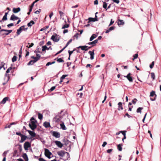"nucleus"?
Instances as JSON below:
<instances>
[{
  "label": "nucleus",
  "mask_w": 161,
  "mask_h": 161,
  "mask_svg": "<svg viewBox=\"0 0 161 161\" xmlns=\"http://www.w3.org/2000/svg\"><path fill=\"white\" fill-rule=\"evenodd\" d=\"M35 120V119L34 117H31L30 119L31 123L29 124V127L33 130H34L37 127V125L36 124L37 122L36 120L34 121Z\"/></svg>",
  "instance_id": "obj_1"
},
{
  "label": "nucleus",
  "mask_w": 161,
  "mask_h": 161,
  "mask_svg": "<svg viewBox=\"0 0 161 161\" xmlns=\"http://www.w3.org/2000/svg\"><path fill=\"white\" fill-rule=\"evenodd\" d=\"M60 115V114H58L53 118V120L55 122L58 123H59V122H62L61 119L62 118V117Z\"/></svg>",
  "instance_id": "obj_2"
},
{
  "label": "nucleus",
  "mask_w": 161,
  "mask_h": 161,
  "mask_svg": "<svg viewBox=\"0 0 161 161\" xmlns=\"http://www.w3.org/2000/svg\"><path fill=\"white\" fill-rule=\"evenodd\" d=\"M45 156L48 158H51V156L52 155V153L47 149L45 148L44 149Z\"/></svg>",
  "instance_id": "obj_3"
},
{
  "label": "nucleus",
  "mask_w": 161,
  "mask_h": 161,
  "mask_svg": "<svg viewBox=\"0 0 161 161\" xmlns=\"http://www.w3.org/2000/svg\"><path fill=\"white\" fill-rule=\"evenodd\" d=\"M57 153L61 157H63L66 154H67L68 156L69 155V153H68L63 150L58 151L57 152Z\"/></svg>",
  "instance_id": "obj_4"
},
{
  "label": "nucleus",
  "mask_w": 161,
  "mask_h": 161,
  "mask_svg": "<svg viewBox=\"0 0 161 161\" xmlns=\"http://www.w3.org/2000/svg\"><path fill=\"white\" fill-rule=\"evenodd\" d=\"M31 147V143L28 142H26L24 144V147L25 150H28V148Z\"/></svg>",
  "instance_id": "obj_5"
},
{
  "label": "nucleus",
  "mask_w": 161,
  "mask_h": 161,
  "mask_svg": "<svg viewBox=\"0 0 161 161\" xmlns=\"http://www.w3.org/2000/svg\"><path fill=\"white\" fill-rule=\"evenodd\" d=\"M156 95L154 91H153L150 93V96L151 97L150 99L152 101H153L155 100L156 97Z\"/></svg>",
  "instance_id": "obj_6"
},
{
  "label": "nucleus",
  "mask_w": 161,
  "mask_h": 161,
  "mask_svg": "<svg viewBox=\"0 0 161 161\" xmlns=\"http://www.w3.org/2000/svg\"><path fill=\"white\" fill-rule=\"evenodd\" d=\"M97 14V12L96 13L95 17V18H91V17L89 18H88L89 21L88 22H91V21L95 22V21H97L98 20V19H97V16L96 15Z\"/></svg>",
  "instance_id": "obj_7"
},
{
  "label": "nucleus",
  "mask_w": 161,
  "mask_h": 161,
  "mask_svg": "<svg viewBox=\"0 0 161 161\" xmlns=\"http://www.w3.org/2000/svg\"><path fill=\"white\" fill-rule=\"evenodd\" d=\"M10 76L9 75H8L7 74H5L4 77V80H5V79H6V80L3 83V85H5L8 82Z\"/></svg>",
  "instance_id": "obj_8"
},
{
  "label": "nucleus",
  "mask_w": 161,
  "mask_h": 161,
  "mask_svg": "<svg viewBox=\"0 0 161 161\" xmlns=\"http://www.w3.org/2000/svg\"><path fill=\"white\" fill-rule=\"evenodd\" d=\"M52 135L53 136L56 138H59L60 137V134L57 131H53L52 132Z\"/></svg>",
  "instance_id": "obj_9"
},
{
  "label": "nucleus",
  "mask_w": 161,
  "mask_h": 161,
  "mask_svg": "<svg viewBox=\"0 0 161 161\" xmlns=\"http://www.w3.org/2000/svg\"><path fill=\"white\" fill-rule=\"evenodd\" d=\"M131 74L130 73H129L126 76H125L124 77H126L130 82H132L133 80L132 77L131 76Z\"/></svg>",
  "instance_id": "obj_10"
},
{
  "label": "nucleus",
  "mask_w": 161,
  "mask_h": 161,
  "mask_svg": "<svg viewBox=\"0 0 161 161\" xmlns=\"http://www.w3.org/2000/svg\"><path fill=\"white\" fill-rule=\"evenodd\" d=\"M56 145L59 147L62 148L63 146V144L61 142L59 141H56L54 142Z\"/></svg>",
  "instance_id": "obj_11"
},
{
  "label": "nucleus",
  "mask_w": 161,
  "mask_h": 161,
  "mask_svg": "<svg viewBox=\"0 0 161 161\" xmlns=\"http://www.w3.org/2000/svg\"><path fill=\"white\" fill-rule=\"evenodd\" d=\"M19 19V18L18 17L16 16L14 14H13L11 15L10 18V20L14 21L15 20H17Z\"/></svg>",
  "instance_id": "obj_12"
},
{
  "label": "nucleus",
  "mask_w": 161,
  "mask_h": 161,
  "mask_svg": "<svg viewBox=\"0 0 161 161\" xmlns=\"http://www.w3.org/2000/svg\"><path fill=\"white\" fill-rule=\"evenodd\" d=\"M88 46H80L78 48H80L81 49V50H85V51H87L88 49H89L91 48V47H89L88 48H87Z\"/></svg>",
  "instance_id": "obj_13"
},
{
  "label": "nucleus",
  "mask_w": 161,
  "mask_h": 161,
  "mask_svg": "<svg viewBox=\"0 0 161 161\" xmlns=\"http://www.w3.org/2000/svg\"><path fill=\"white\" fill-rule=\"evenodd\" d=\"M94 50H93L92 51H89L88 52V53L90 54V55L91 57H90V59L91 60H92L94 59Z\"/></svg>",
  "instance_id": "obj_14"
},
{
  "label": "nucleus",
  "mask_w": 161,
  "mask_h": 161,
  "mask_svg": "<svg viewBox=\"0 0 161 161\" xmlns=\"http://www.w3.org/2000/svg\"><path fill=\"white\" fill-rule=\"evenodd\" d=\"M3 31L6 32H7V35H8L9 33H11L12 31V30H5V29H1L0 31V33H2Z\"/></svg>",
  "instance_id": "obj_15"
},
{
  "label": "nucleus",
  "mask_w": 161,
  "mask_h": 161,
  "mask_svg": "<svg viewBox=\"0 0 161 161\" xmlns=\"http://www.w3.org/2000/svg\"><path fill=\"white\" fill-rule=\"evenodd\" d=\"M21 138L20 141V142L22 143L25 140H26L27 138V136L24 135H22L21 136Z\"/></svg>",
  "instance_id": "obj_16"
},
{
  "label": "nucleus",
  "mask_w": 161,
  "mask_h": 161,
  "mask_svg": "<svg viewBox=\"0 0 161 161\" xmlns=\"http://www.w3.org/2000/svg\"><path fill=\"white\" fill-rule=\"evenodd\" d=\"M20 8L18 7L17 8H14L13 9V11L14 13H16L20 11Z\"/></svg>",
  "instance_id": "obj_17"
},
{
  "label": "nucleus",
  "mask_w": 161,
  "mask_h": 161,
  "mask_svg": "<svg viewBox=\"0 0 161 161\" xmlns=\"http://www.w3.org/2000/svg\"><path fill=\"white\" fill-rule=\"evenodd\" d=\"M98 42L97 40H95L94 41L90 42L88 43V45H92V47L94 46Z\"/></svg>",
  "instance_id": "obj_18"
},
{
  "label": "nucleus",
  "mask_w": 161,
  "mask_h": 161,
  "mask_svg": "<svg viewBox=\"0 0 161 161\" xmlns=\"http://www.w3.org/2000/svg\"><path fill=\"white\" fill-rule=\"evenodd\" d=\"M43 125L46 128H49L51 126L49 122H44Z\"/></svg>",
  "instance_id": "obj_19"
},
{
  "label": "nucleus",
  "mask_w": 161,
  "mask_h": 161,
  "mask_svg": "<svg viewBox=\"0 0 161 161\" xmlns=\"http://www.w3.org/2000/svg\"><path fill=\"white\" fill-rule=\"evenodd\" d=\"M9 99V97H4L0 103L4 104L6 102V101H8Z\"/></svg>",
  "instance_id": "obj_20"
},
{
  "label": "nucleus",
  "mask_w": 161,
  "mask_h": 161,
  "mask_svg": "<svg viewBox=\"0 0 161 161\" xmlns=\"http://www.w3.org/2000/svg\"><path fill=\"white\" fill-rule=\"evenodd\" d=\"M27 131H28L30 135L32 137H34L36 136V133L34 132L29 130H27Z\"/></svg>",
  "instance_id": "obj_21"
},
{
  "label": "nucleus",
  "mask_w": 161,
  "mask_h": 161,
  "mask_svg": "<svg viewBox=\"0 0 161 161\" xmlns=\"http://www.w3.org/2000/svg\"><path fill=\"white\" fill-rule=\"evenodd\" d=\"M118 105L119 106V107L118 108V109L119 110H122L123 109V108L122 107V103L121 102H119L118 103Z\"/></svg>",
  "instance_id": "obj_22"
},
{
  "label": "nucleus",
  "mask_w": 161,
  "mask_h": 161,
  "mask_svg": "<svg viewBox=\"0 0 161 161\" xmlns=\"http://www.w3.org/2000/svg\"><path fill=\"white\" fill-rule=\"evenodd\" d=\"M60 126H61V128L63 130H66L67 129V128L66 127L64 123L63 122H62L60 124Z\"/></svg>",
  "instance_id": "obj_23"
},
{
  "label": "nucleus",
  "mask_w": 161,
  "mask_h": 161,
  "mask_svg": "<svg viewBox=\"0 0 161 161\" xmlns=\"http://www.w3.org/2000/svg\"><path fill=\"white\" fill-rule=\"evenodd\" d=\"M22 156L25 161H28V158L26 153H24Z\"/></svg>",
  "instance_id": "obj_24"
},
{
  "label": "nucleus",
  "mask_w": 161,
  "mask_h": 161,
  "mask_svg": "<svg viewBox=\"0 0 161 161\" xmlns=\"http://www.w3.org/2000/svg\"><path fill=\"white\" fill-rule=\"evenodd\" d=\"M114 28H115V27L114 26H111V27H110L109 28V29L107 30H106V32H105L106 33H108L110 31H111L112 30H114Z\"/></svg>",
  "instance_id": "obj_25"
},
{
  "label": "nucleus",
  "mask_w": 161,
  "mask_h": 161,
  "mask_svg": "<svg viewBox=\"0 0 161 161\" xmlns=\"http://www.w3.org/2000/svg\"><path fill=\"white\" fill-rule=\"evenodd\" d=\"M123 146L122 144H119L117 145V149L119 150V151H121L122 150V146Z\"/></svg>",
  "instance_id": "obj_26"
},
{
  "label": "nucleus",
  "mask_w": 161,
  "mask_h": 161,
  "mask_svg": "<svg viewBox=\"0 0 161 161\" xmlns=\"http://www.w3.org/2000/svg\"><path fill=\"white\" fill-rule=\"evenodd\" d=\"M35 23V22L33 20H31L29 23H28L27 26L28 27H31Z\"/></svg>",
  "instance_id": "obj_27"
},
{
  "label": "nucleus",
  "mask_w": 161,
  "mask_h": 161,
  "mask_svg": "<svg viewBox=\"0 0 161 161\" xmlns=\"http://www.w3.org/2000/svg\"><path fill=\"white\" fill-rule=\"evenodd\" d=\"M24 27L23 26H21L19 29L17 30L16 33L18 35H19L20 33L22 30V28Z\"/></svg>",
  "instance_id": "obj_28"
},
{
  "label": "nucleus",
  "mask_w": 161,
  "mask_h": 161,
  "mask_svg": "<svg viewBox=\"0 0 161 161\" xmlns=\"http://www.w3.org/2000/svg\"><path fill=\"white\" fill-rule=\"evenodd\" d=\"M97 37V36L95 34H93L91 36L90 39V41H92L94 38H96Z\"/></svg>",
  "instance_id": "obj_29"
},
{
  "label": "nucleus",
  "mask_w": 161,
  "mask_h": 161,
  "mask_svg": "<svg viewBox=\"0 0 161 161\" xmlns=\"http://www.w3.org/2000/svg\"><path fill=\"white\" fill-rule=\"evenodd\" d=\"M42 51H44L46 50H49L50 47L48 48L46 46H42Z\"/></svg>",
  "instance_id": "obj_30"
},
{
  "label": "nucleus",
  "mask_w": 161,
  "mask_h": 161,
  "mask_svg": "<svg viewBox=\"0 0 161 161\" xmlns=\"http://www.w3.org/2000/svg\"><path fill=\"white\" fill-rule=\"evenodd\" d=\"M16 122H12V123H10V124L8 125V126H5L4 128L5 129H6L7 128H10L11 127V126L13 125H15L16 124Z\"/></svg>",
  "instance_id": "obj_31"
},
{
  "label": "nucleus",
  "mask_w": 161,
  "mask_h": 161,
  "mask_svg": "<svg viewBox=\"0 0 161 161\" xmlns=\"http://www.w3.org/2000/svg\"><path fill=\"white\" fill-rule=\"evenodd\" d=\"M118 21L119 22L118 23V24L119 25H123L124 24V22L123 20L119 19Z\"/></svg>",
  "instance_id": "obj_32"
},
{
  "label": "nucleus",
  "mask_w": 161,
  "mask_h": 161,
  "mask_svg": "<svg viewBox=\"0 0 161 161\" xmlns=\"http://www.w3.org/2000/svg\"><path fill=\"white\" fill-rule=\"evenodd\" d=\"M151 77L153 79V80L155 79V76L154 73L152 72L150 73Z\"/></svg>",
  "instance_id": "obj_33"
},
{
  "label": "nucleus",
  "mask_w": 161,
  "mask_h": 161,
  "mask_svg": "<svg viewBox=\"0 0 161 161\" xmlns=\"http://www.w3.org/2000/svg\"><path fill=\"white\" fill-rule=\"evenodd\" d=\"M107 4L105 2H103V7L106 10H107Z\"/></svg>",
  "instance_id": "obj_34"
},
{
  "label": "nucleus",
  "mask_w": 161,
  "mask_h": 161,
  "mask_svg": "<svg viewBox=\"0 0 161 161\" xmlns=\"http://www.w3.org/2000/svg\"><path fill=\"white\" fill-rule=\"evenodd\" d=\"M17 57L16 56H14L12 58V60L13 62H14L16 61Z\"/></svg>",
  "instance_id": "obj_35"
},
{
  "label": "nucleus",
  "mask_w": 161,
  "mask_h": 161,
  "mask_svg": "<svg viewBox=\"0 0 161 161\" xmlns=\"http://www.w3.org/2000/svg\"><path fill=\"white\" fill-rule=\"evenodd\" d=\"M38 118L39 119H40V120L42 119L43 118L42 115L40 113H38Z\"/></svg>",
  "instance_id": "obj_36"
},
{
  "label": "nucleus",
  "mask_w": 161,
  "mask_h": 161,
  "mask_svg": "<svg viewBox=\"0 0 161 161\" xmlns=\"http://www.w3.org/2000/svg\"><path fill=\"white\" fill-rule=\"evenodd\" d=\"M143 108H141V107H139V108H138L136 110L137 112L140 113H141V110L142 109H143Z\"/></svg>",
  "instance_id": "obj_37"
},
{
  "label": "nucleus",
  "mask_w": 161,
  "mask_h": 161,
  "mask_svg": "<svg viewBox=\"0 0 161 161\" xmlns=\"http://www.w3.org/2000/svg\"><path fill=\"white\" fill-rule=\"evenodd\" d=\"M55 61H53L52 62H48V63H47V64H46V66H49L51 64H54L55 63Z\"/></svg>",
  "instance_id": "obj_38"
},
{
  "label": "nucleus",
  "mask_w": 161,
  "mask_h": 161,
  "mask_svg": "<svg viewBox=\"0 0 161 161\" xmlns=\"http://www.w3.org/2000/svg\"><path fill=\"white\" fill-rule=\"evenodd\" d=\"M75 50V49H74L73 51H70V50L68 51V53H69V56H70L71 54L73 53L74 51Z\"/></svg>",
  "instance_id": "obj_39"
},
{
  "label": "nucleus",
  "mask_w": 161,
  "mask_h": 161,
  "mask_svg": "<svg viewBox=\"0 0 161 161\" xmlns=\"http://www.w3.org/2000/svg\"><path fill=\"white\" fill-rule=\"evenodd\" d=\"M69 26V25L68 24H65L62 27V29H64L65 28H68Z\"/></svg>",
  "instance_id": "obj_40"
},
{
  "label": "nucleus",
  "mask_w": 161,
  "mask_h": 161,
  "mask_svg": "<svg viewBox=\"0 0 161 161\" xmlns=\"http://www.w3.org/2000/svg\"><path fill=\"white\" fill-rule=\"evenodd\" d=\"M154 61H153L152 63L151 64H150V68H151V69H152L153 66H154Z\"/></svg>",
  "instance_id": "obj_41"
},
{
  "label": "nucleus",
  "mask_w": 161,
  "mask_h": 161,
  "mask_svg": "<svg viewBox=\"0 0 161 161\" xmlns=\"http://www.w3.org/2000/svg\"><path fill=\"white\" fill-rule=\"evenodd\" d=\"M57 61L59 63L64 62V61L61 58H58L57 60Z\"/></svg>",
  "instance_id": "obj_42"
},
{
  "label": "nucleus",
  "mask_w": 161,
  "mask_h": 161,
  "mask_svg": "<svg viewBox=\"0 0 161 161\" xmlns=\"http://www.w3.org/2000/svg\"><path fill=\"white\" fill-rule=\"evenodd\" d=\"M68 76V75H63L62 77L60 78V80H63L66 77H67Z\"/></svg>",
  "instance_id": "obj_43"
},
{
  "label": "nucleus",
  "mask_w": 161,
  "mask_h": 161,
  "mask_svg": "<svg viewBox=\"0 0 161 161\" xmlns=\"http://www.w3.org/2000/svg\"><path fill=\"white\" fill-rule=\"evenodd\" d=\"M12 69V68L11 67H10L9 68H8L6 71V74H7V73H9L10 72V70H11Z\"/></svg>",
  "instance_id": "obj_44"
},
{
  "label": "nucleus",
  "mask_w": 161,
  "mask_h": 161,
  "mask_svg": "<svg viewBox=\"0 0 161 161\" xmlns=\"http://www.w3.org/2000/svg\"><path fill=\"white\" fill-rule=\"evenodd\" d=\"M55 36L54 35H53L51 38V39L54 41L55 42H58V40H55Z\"/></svg>",
  "instance_id": "obj_45"
},
{
  "label": "nucleus",
  "mask_w": 161,
  "mask_h": 161,
  "mask_svg": "<svg viewBox=\"0 0 161 161\" xmlns=\"http://www.w3.org/2000/svg\"><path fill=\"white\" fill-rule=\"evenodd\" d=\"M34 63H33V60H31L27 64V65H30Z\"/></svg>",
  "instance_id": "obj_46"
},
{
  "label": "nucleus",
  "mask_w": 161,
  "mask_h": 161,
  "mask_svg": "<svg viewBox=\"0 0 161 161\" xmlns=\"http://www.w3.org/2000/svg\"><path fill=\"white\" fill-rule=\"evenodd\" d=\"M138 57V54H135L133 56L134 58H133V60H134L136 58Z\"/></svg>",
  "instance_id": "obj_47"
},
{
  "label": "nucleus",
  "mask_w": 161,
  "mask_h": 161,
  "mask_svg": "<svg viewBox=\"0 0 161 161\" xmlns=\"http://www.w3.org/2000/svg\"><path fill=\"white\" fill-rule=\"evenodd\" d=\"M7 19V16L4 15L2 19V20H3V21L6 20Z\"/></svg>",
  "instance_id": "obj_48"
},
{
  "label": "nucleus",
  "mask_w": 161,
  "mask_h": 161,
  "mask_svg": "<svg viewBox=\"0 0 161 161\" xmlns=\"http://www.w3.org/2000/svg\"><path fill=\"white\" fill-rule=\"evenodd\" d=\"M120 133H122L124 136H126V131H120Z\"/></svg>",
  "instance_id": "obj_49"
},
{
  "label": "nucleus",
  "mask_w": 161,
  "mask_h": 161,
  "mask_svg": "<svg viewBox=\"0 0 161 161\" xmlns=\"http://www.w3.org/2000/svg\"><path fill=\"white\" fill-rule=\"evenodd\" d=\"M113 150V149L111 148L109 149H108L107 150V152L108 153H111Z\"/></svg>",
  "instance_id": "obj_50"
},
{
  "label": "nucleus",
  "mask_w": 161,
  "mask_h": 161,
  "mask_svg": "<svg viewBox=\"0 0 161 161\" xmlns=\"http://www.w3.org/2000/svg\"><path fill=\"white\" fill-rule=\"evenodd\" d=\"M137 101V100L136 98H134L132 101V103L133 104H135Z\"/></svg>",
  "instance_id": "obj_51"
},
{
  "label": "nucleus",
  "mask_w": 161,
  "mask_h": 161,
  "mask_svg": "<svg viewBox=\"0 0 161 161\" xmlns=\"http://www.w3.org/2000/svg\"><path fill=\"white\" fill-rule=\"evenodd\" d=\"M39 59L35 57V58H34V60H33V63H35Z\"/></svg>",
  "instance_id": "obj_52"
},
{
  "label": "nucleus",
  "mask_w": 161,
  "mask_h": 161,
  "mask_svg": "<svg viewBox=\"0 0 161 161\" xmlns=\"http://www.w3.org/2000/svg\"><path fill=\"white\" fill-rule=\"evenodd\" d=\"M56 87L55 86H52L50 89V91L52 92L55 89Z\"/></svg>",
  "instance_id": "obj_53"
},
{
  "label": "nucleus",
  "mask_w": 161,
  "mask_h": 161,
  "mask_svg": "<svg viewBox=\"0 0 161 161\" xmlns=\"http://www.w3.org/2000/svg\"><path fill=\"white\" fill-rule=\"evenodd\" d=\"M59 12L60 16H62L64 14V13L61 11H59Z\"/></svg>",
  "instance_id": "obj_54"
},
{
  "label": "nucleus",
  "mask_w": 161,
  "mask_h": 161,
  "mask_svg": "<svg viewBox=\"0 0 161 161\" xmlns=\"http://www.w3.org/2000/svg\"><path fill=\"white\" fill-rule=\"evenodd\" d=\"M106 92L105 93V97H104V100L102 101V103H104V102H105V101L106 98H107V96H106Z\"/></svg>",
  "instance_id": "obj_55"
},
{
  "label": "nucleus",
  "mask_w": 161,
  "mask_h": 161,
  "mask_svg": "<svg viewBox=\"0 0 161 161\" xmlns=\"http://www.w3.org/2000/svg\"><path fill=\"white\" fill-rule=\"evenodd\" d=\"M92 67V65L90 64H88L86 65V68H88V67H89L90 68H91Z\"/></svg>",
  "instance_id": "obj_56"
},
{
  "label": "nucleus",
  "mask_w": 161,
  "mask_h": 161,
  "mask_svg": "<svg viewBox=\"0 0 161 161\" xmlns=\"http://www.w3.org/2000/svg\"><path fill=\"white\" fill-rule=\"evenodd\" d=\"M23 26L24 27H23L22 29V30H23L24 31H26L27 29H28V28L27 27V28H25V25H23V26Z\"/></svg>",
  "instance_id": "obj_57"
},
{
  "label": "nucleus",
  "mask_w": 161,
  "mask_h": 161,
  "mask_svg": "<svg viewBox=\"0 0 161 161\" xmlns=\"http://www.w3.org/2000/svg\"><path fill=\"white\" fill-rule=\"evenodd\" d=\"M113 1L116 3H119V0H112Z\"/></svg>",
  "instance_id": "obj_58"
},
{
  "label": "nucleus",
  "mask_w": 161,
  "mask_h": 161,
  "mask_svg": "<svg viewBox=\"0 0 161 161\" xmlns=\"http://www.w3.org/2000/svg\"><path fill=\"white\" fill-rule=\"evenodd\" d=\"M107 142H103V143L102 145V146L103 147H104L107 145Z\"/></svg>",
  "instance_id": "obj_59"
},
{
  "label": "nucleus",
  "mask_w": 161,
  "mask_h": 161,
  "mask_svg": "<svg viewBox=\"0 0 161 161\" xmlns=\"http://www.w3.org/2000/svg\"><path fill=\"white\" fill-rule=\"evenodd\" d=\"M34 45V43H31L30 45H29V47L28 46H27V47H28V48H30L32 47Z\"/></svg>",
  "instance_id": "obj_60"
},
{
  "label": "nucleus",
  "mask_w": 161,
  "mask_h": 161,
  "mask_svg": "<svg viewBox=\"0 0 161 161\" xmlns=\"http://www.w3.org/2000/svg\"><path fill=\"white\" fill-rule=\"evenodd\" d=\"M38 160L39 161H47L42 158H40Z\"/></svg>",
  "instance_id": "obj_61"
},
{
  "label": "nucleus",
  "mask_w": 161,
  "mask_h": 161,
  "mask_svg": "<svg viewBox=\"0 0 161 161\" xmlns=\"http://www.w3.org/2000/svg\"><path fill=\"white\" fill-rule=\"evenodd\" d=\"M14 25V24L13 23H10V24H8L7 25V26L8 27H9L10 26H12Z\"/></svg>",
  "instance_id": "obj_62"
},
{
  "label": "nucleus",
  "mask_w": 161,
  "mask_h": 161,
  "mask_svg": "<svg viewBox=\"0 0 161 161\" xmlns=\"http://www.w3.org/2000/svg\"><path fill=\"white\" fill-rule=\"evenodd\" d=\"M7 154V152L6 151H5L3 154V155L4 156V157H5L6 156V154Z\"/></svg>",
  "instance_id": "obj_63"
},
{
  "label": "nucleus",
  "mask_w": 161,
  "mask_h": 161,
  "mask_svg": "<svg viewBox=\"0 0 161 161\" xmlns=\"http://www.w3.org/2000/svg\"><path fill=\"white\" fill-rule=\"evenodd\" d=\"M98 4V1L97 0H96L94 1V4L97 5Z\"/></svg>",
  "instance_id": "obj_64"
}]
</instances>
